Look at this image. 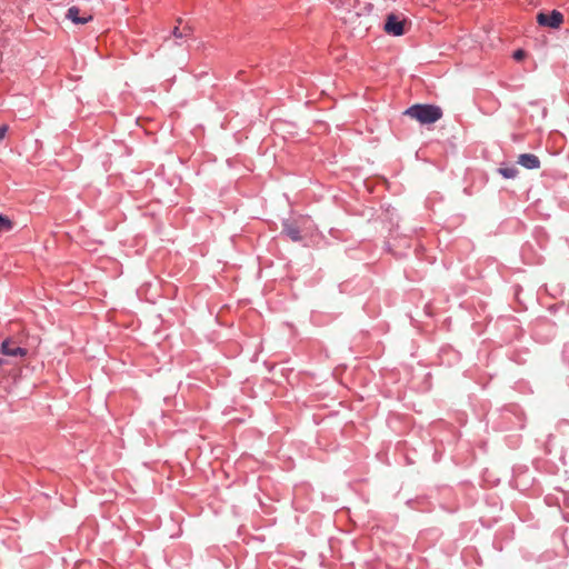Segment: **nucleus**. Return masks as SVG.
<instances>
[{
  "mask_svg": "<svg viewBox=\"0 0 569 569\" xmlns=\"http://www.w3.org/2000/svg\"><path fill=\"white\" fill-rule=\"evenodd\" d=\"M282 238L289 239L292 242H301L308 237H312L318 230L317 224L308 214H295L281 222Z\"/></svg>",
  "mask_w": 569,
  "mask_h": 569,
  "instance_id": "1",
  "label": "nucleus"
},
{
  "mask_svg": "<svg viewBox=\"0 0 569 569\" xmlns=\"http://www.w3.org/2000/svg\"><path fill=\"white\" fill-rule=\"evenodd\" d=\"M403 114L417 120L421 124H432L442 118V109L436 104L416 103L406 109Z\"/></svg>",
  "mask_w": 569,
  "mask_h": 569,
  "instance_id": "2",
  "label": "nucleus"
},
{
  "mask_svg": "<svg viewBox=\"0 0 569 569\" xmlns=\"http://www.w3.org/2000/svg\"><path fill=\"white\" fill-rule=\"evenodd\" d=\"M532 336L541 343L551 341L555 336V323L548 319L538 320L533 326Z\"/></svg>",
  "mask_w": 569,
  "mask_h": 569,
  "instance_id": "3",
  "label": "nucleus"
},
{
  "mask_svg": "<svg viewBox=\"0 0 569 569\" xmlns=\"http://www.w3.org/2000/svg\"><path fill=\"white\" fill-rule=\"evenodd\" d=\"M537 22L541 27L557 29L563 23V14L558 10H552L548 13L539 12L537 14Z\"/></svg>",
  "mask_w": 569,
  "mask_h": 569,
  "instance_id": "4",
  "label": "nucleus"
},
{
  "mask_svg": "<svg viewBox=\"0 0 569 569\" xmlns=\"http://www.w3.org/2000/svg\"><path fill=\"white\" fill-rule=\"evenodd\" d=\"M383 30L386 33L400 37L406 33L405 20H400L395 13L387 16Z\"/></svg>",
  "mask_w": 569,
  "mask_h": 569,
  "instance_id": "5",
  "label": "nucleus"
},
{
  "mask_svg": "<svg viewBox=\"0 0 569 569\" xmlns=\"http://www.w3.org/2000/svg\"><path fill=\"white\" fill-rule=\"evenodd\" d=\"M438 359L440 366L451 367L461 360V355L451 346H445L440 349Z\"/></svg>",
  "mask_w": 569,
  "mask_h": 569,
  "instance_id": "6",
  "label": "nucleus"
},
{
  "mask_svg": "<svg viewBox=\"0 0 569 569\" xmlns=\"http://www.w3.org/2000/svg\"><path fill=\"white\" fill-rule=\"evenodd\" d=\"M0 351L4 356L9 357H26L28 349L16 346L11 338H7L2 341Z\"/></svg>",
  "mask_w": 569,
  "mask_h": 569,
  "instance_id": "7",
  "label": "nucleus"
},
{
  "mask_svg": "<svg viewBox=\"0 0 569 569\" xmlns=\"http://www.w3.org/2000/svg\"><path fill=\"white\" fill-rule=\"evenodd\" d=\"M66 16L76 24H86L93 19L92 14L80 16V9L76 6L70 7Z\"/></svg>",
  "mask_w": 569,
  "mask_h": 569,
  "instance_id": "8",
  "label": "nucleus"
},
{
  "mask_svg": "<svg viewBox=\"0 0 569 569\" xmlns=\"http://www.w3.org/2000/svg\"><path fill=\"white\" fill-rule=\"evenodd\" d=\"M520 166L525 167L526 169H539L540 168V160L539 158L533 153H522L518 157L517 161Z\"/></svg>",
  "mask_w": 569,
  "mask_h": 569,
  "instance_id": "9",
  "label": "nucleus"
},
{
  "mask_svg": "<svg viewBox=\"0 0 569 569\" xmlns=\"http://www.w3.org/2000/svg\"><path fill=\"white\" fill-rule=\"evenodd\" d=\"M193 30L189 26H184L182 29H180L178 26H176L172 30V36L177 39L188 38L191 37Z\"/></svg>",
  "mask_w": 569,
  "mask_h": 569,
  "instance_id": "10",
  "label": "nucleus"
},
{
  "mask_svg": "<svg viewBox=\"0 0 569 569\" xmlns=\"http://www.w3.org/2000/svg\"><path fill=\"white\" fill-rule=\"evenodd\" d=\"M13 227L14 222L8 216L0 213V233L9 232Z\"/></svg>",
  "mask_w": 569,
  "mask_h": 569,
  "instance_id": "11",
  "label": "nucleus"
},
{
  "mask_svg": "<svg viewBox=\"0 0 569 569\" xmlns=\"http://www.w3.org/2000/svg\"><path fill=\"white\" fill-rule=\"evenodd\" d=\"M498 172L506 179H513L518 174V169L513 166L511 167H500Z\"/></svg>",
  "mask_w": 569,
  "mask_h": 569,
  "instance_id": "12",
  "label": "nucleus"
},
{
  "mask_svg": "<svg viewBox=\"0 0 569 569\" xmlns=\"http://www.w3.org/2000/svg\"><path fill=\"white\" fill-rule=\"evenodd\" d=\"M526 51L522 49H518L513 52L512 57L515 60L520 61L526 57Z\"/></svg>",
  "mask_w": 569,
  "mask_h": 569,
  "instance_id": "13",
  "label": "nucleus"
},
{
  "mask_svg": "<svg viewBox=\"0 0 569 569\" xmlns=\"http://www.w3.org/2000/svg\"><path fill=\"white\" fill-rule=\"evenodd\" d=\"M8 130L9 127L7 124L0 126V140H2L6 137Z\"/></svg>",
  "mask_w": 569,
  "mask_h": 569,
  "instance_id": "14",
  "label": "nucleus"
},
{
  "mask_svg": "<svg viewBox=\"0 0 569 569\" xmlns=\"http://www.w3.org/2000/svg\"><path fill=\"white\" fill-rule=\"evenodd\" d=\"M2 363V359L0 358V365Z\"/></svg>",
  "mask_w": 569,
  "mask_h": 569,
  "instance_id": "15",
  "label": "nucleus"
}]
</instances>
